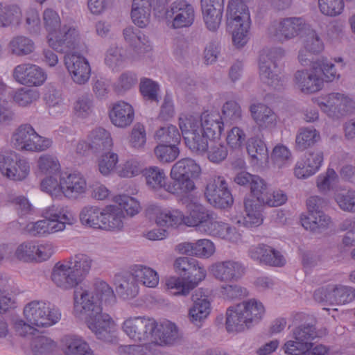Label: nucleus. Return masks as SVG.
I'll return each mask as SVG.
<instances>
[{
	"label": "nucleus",
	"instance_id": "nucleus-40",
	"mask_svg": "<svg viewBox=\"0 0 355 355\" xmlns=\"http://www.w3.org/2000/svg\"><path fill=\"white\" fill-rule=\"evenodd\" d=\"M201 173L200 166L191 158H183L172 166L171 175H180L182 177L198 178Z\"/></svg>",
	"mask_w": 355,
	"mask_h": 355
},
{
	"label": "nucleus",
	"instance_id": "nucleus-48",
	"mask_svg": "<svg viewBox=\"0 0 355 355\" xmlns=\"http://www.w3.org/2000/svg\"><path fill=\"white\" fill-rule=\"evenodd\" d=\"M91 148L95 150L107 149L112 146V140L110 133L103 128L98 127L92 130L88 135Z\"/></svg>",
	"mask_w": 355,
	"mask_h": 355
},
{
	"label": "nucleus",
	"instance_id": "nucleus-52",
	"mask_svg": "<svg viewBox=\"0 0 355 355\" xmlns=\"http://www.w3.org/2000/svg\"><path fill=\"white\" fill-rule=\"evenodd\" d=\"M245 216L243 218V225L247 227L259 226L263 223V216L253 200L248 199L244 202Z\"/></svg>",
	"mask_w": 355,
	"mask_h": 355
},
{
	"label": "nucleus",
	"instance_id": "nucleus-37",
	"mask_svg": "<svg viewBox=\"0 0 355 355\" xmlns=\"http://www.w3.org/2000/svg\"><path fill=\"white\" fill-rule=\"evenodd\" d=\"M173 182L165 187V191L179 196H186L196 189L194 180L196 178L182 177L180 175H171Z\"/></svg>",
	"mask_w": 355,
	"mask_h": 355
},
{
	"label": "nucleus",
	"instance_id": "nucleus-27",
	"mask_svg": "<svg viewBox=\"0 0 355 355\" xmlns=\"http://www.w3.org/2000/svg\"><path fill=\"white\" fill-rule=\"evenodd\" d=\"M211 211L200 204L191 205L188 215L184 216L182 223L189 227H196L203 232L209 220L212 218Z\"/></svg>",
	"mask_w": 355,
	"mask_h": 355
},
{
	"label": "nucleus",
	"instance_id": "nucleus-3",
	"mask_svg": "<svg viewBox=\"0 0 355 355\" xmlns=\"http://www.w3.org/2000/svg\"><path fill=\"white\" fill-rule=\"evenodd\" d=\"M179 126L189 149L198 155L205 153L209 147L210 137L201 127L197 116L189 115L180 118Z\"/></svg>",
	"mask_w": 355,
	"mask_h": 355
},
{
	"label": "nucleus",
	"instance_id": "nucleus-45",
	"mask_svg": "<svg viewBox=\"0 0 355 355\" xmlns=\"http://www.w3.org/2000/svg\"><path fill=\"white\" fill-rule=\"evenodd\" d=\"M144 175L147 186L152 190L159 191L161 189L165 190V187L168 186L164 171L157 166H150L146 168L144 171Z\"/></svg>",
	"mask_w": 355,
	"mask_h": 355
},
{
	"label": "nucleus",
	"instance_id": "nucleus-21",
	"mask_svg": "<svg viewBox=\"0 0 355 355\" xmlns=\"http://www.w3.org/2000/svg\"><path fill=\"white\" fill-rule=\"evenodd\" d=\"M249 111L259 130L274 128L277 123V115L267 105L254 103L250 105Z\"/></svg>",
	"mask_w": 355,
	"mask_h": 355
},
{
	"label": "nucleus",
	"instance_id": "nucleus-39",
	"mask_svg": "<svg viewBox=\"0 0 355 355\" xmlns=\"http://www.w3.org/2000/svg\"><path fill=\"white\" fill-rule=\"evenodd\" d=\"M103 209L98 206H85L79 214L80 221L85 226L100 229L102 216H103Z\"/></svg>",
	"mask_w": 355,
	"mask_h": 355
},
{
	"label": "nucleus",
	"instance_id": "nucleus-13",
	"mask_svg": "<svg viewBox=\"0 0 355 355\" xmlns=\"http://www.w3.org/2000/svg\"><path fill=\"white\" fill-rule=\"evenodd\" d=\"M308 26L300 17H288L273 22L268 28V33L277 40L284 42L303 34Z\"/></svg>",
	"mask_w": 355,
	"mask_h": 355
},
{
	"label": "nucleus",
	"instance_id": "nucleus-23",
	"mask_svg": "<svg viewBox=\"0 0 355 355\" xmlns=\"http://www.w3.org/2000/svg\"><path fill=\"white\" fill-rule=\"evenodd\" d=\"M284 352L288 355H327L329 351L327 346L313 343L303 342L292 338L283 346Z\"/></svg>",
	"mask_w": 355,
	"mask_h": 355
},
{
	"label": "nucleus",
	"instance_id": "nucleus-24",
	"mask_svg": "<svg viewBox=\"0 0 355 355\" xmlns=\"http://www.w3.org/2000/svg\"><path fill=\"white\" fill-rule=\"evenodd\" d=\"M294 80L297 87L304 93H314L320 90L324 83L322 77L313 69V63L309 71H296Z\"/></svg>",
	"mask_w": 355,
	"mask_h": 355
},
{
	"label": "nucleus",
	"instance_id": "nucleus-33",
	"mask_svg": "<svg viewBox=\"0 0 355 355\" xmlns=\"http://www.w3.org/2000/svg\"><path fill=\"white\" fill-rule=\"evenodd\" d=\"M34 355H67V349L59 347L54 341L46 336H38L32 343Z\"/></svg>",
	"mask_w": 355,
	"mask_h": 355
},
{
	"label": "nucleus",
	"instance_id": "nucleus-8",
	"mask_svg": "<svg viewBox=\"0 0 355 355\" xmlns=\"http://www.w3.org/2000/svg\"><path fill=\"white\" fill-rule=\"evenodd\" d=\"M121 328L125 335L135 342L153 343L157 322L148 317H130L123 321Z\"/></svg>",
	"mask_w": 355,
	"mask_h": 355
},
{
	"label": "nucleus",
	"instance_id": "nucleus-1",
	"mask_svg": "<svg viewBox=\"0 0 355 355\" xmlns=\"http://www.w3.org/2000/svg\"><path fill=\"white\" fill-rule=\"evenodd\" d=\"M73 313L78 317L85 315V322L96 337L111 343L115 338L116 323L107 313L103 312L101 304L89 296L87 289L77 288L73 293Z\"/></svg>",
	"mask_w": 355,
	"mask_h": 355
},
{
	"label": "nucleus",
	"instance_id": "nucleus-57",
	"mask_svg": "<svg viewBox=\"0 0 355 355\" xmlns=\"http://www.w3.org/2000/svg\"><path fill=\"white\" fill-rule=\"evenodd\" d=\"M137 83V77L135 73L130 71L122 73L114 83L113 88L118 94H123L131 89Z\"/></svg>",
	"mask_w": 355,
	"mask_h": 355
},
{
	"label": "nucleus",
	"instance_id": "nucleus-42",
	"mask_svg": "<svg viewBox=\"0 0 355 355\" xmlns=\"http://www.w3.org/2000/svg\"><path fill=\"white\" fill-rule=\"evenodd\" d=\"M246 148L254 164L262 165L268 162L269 155L267 147L261 139L254 138L249 139Z\"/></svg>",
	"mask_w": 355,
	"mask_h": 355
},
{
	"label": "nucleus",
	"instance_id": "nucleus-19",
	"mask_svg": "<svg viewBox=\"0 0 355 355\" xmlns=\"http://www.w3.org/2000/svg\"><path fill=\"white\" fill-rule=\"evenodd\" d=\"M245 267L242 263L227 260L217 262L211 267L213 276L220 282H234L239 280L245 273Z\"/></svg>",
	"mask_w": 355,
	"mask_h": 355
},
{
	"label": "nucleus",
	"instance_id": "nucleus-63",
	"mask_svg": "<svg viewBox=\"0 0 355 355\" xmlns=\"http://www.w3.org/2000/svg\"><path fill=\"white\" fill-rule=\"evenodd\" d=\"M206 153L210 162L218 164L226 159L228 150L222 142L211 141Z\"/></svg>",
	"mask_w": 355,
	"mask_h": 355
},
{
	"label": "nucleus",
	"instance_id": "nucleus-22",
	"mask_svg": "<svg viewBox=\"0 0 355 355\" xmlns=\"http://www.w3.org/2000/svg\"><path fill=\"white\" fill-rule=\"evenodd\" d=\"M182 335L179 332L175 324L165 321L158 324L153 332V343L154 345H171L180 343Z\"/></svg>",
	"mask_w": 355,
	"mask_h": 355
},
{
	"label": "nucleus",
	"instance_id": "nucleus-30",
	"mask_svg": "<svg viewBox=\"0 0 355 355\" xmlns=\"http://www.w3.org/2000/svg\"><path fill=\"white\" fill-rule=\"evenodd\" d=\"M66 187L67 180L62 172L49 175L41 182L42 190L49 193L53 199L65 197Z\"/></svg>",
	"mask_w": 355,
	"mask_h": 355
},
{
	"label": "nucleus",
	"instance_id": "nucleus-18",
	"mask_svg": "<svg viewBox=\"0 0 355 355\" xmlns=\"http://www.w3.org/2000/svg\"><path fill=\"white\" fill-rule=\"evenodd\" d=\"M146 216L160 227H177L182 223L184 214L178 209L168 210L157 205H149L145 211Z\"/></svg>",
	"mask_w": 355,
	"mask_h": 355
},
{
	"label": "nucleus",
	"instance_id": "nucleus-44",
	"mask_svg": "<svg viewBox=\"0 0 355 355\" xmlns=\"http://www.w3.org/2000/svg\"><path fill=\"white\" fill-rule=\"evenodd\" d=\"M89 296H94V300L100 304L101 302L112 305L116 301V297L110 285L103 280H97L94 284L92 293L88 291Z\"/></svg>",
	"mask_w": 355,
	"mask_h": 355
},
{
	"label": "nucleus",
	"instance_id": "nucleus-43",
	"mask_svg": "<svg viewBox=\"0 0 355 355\" xmlns=\"http://www.w3.org/2000/svg\"><path fill=\"white\" fill-rule=\"evenodd\" d=\"M320 139V133L315 128H300L295 137V148L299 151H304L313 146Z\"/></svg>",
	"mask_w": 355,
	"mask_h": 355
},
{
	"label": "nucleus",
	"instance_id": "nucleus-55",
	"mask_svg": "<svg viewBox=\"0 0 355 355\" xmlns=\"http://www.w3.org/2000/svg\"><path fill=\"white\" fill-rule=\"evenodd\" d=\"M221 116L224 123H237L242 118L240 105L234 101H227L223 106Z\"/></svg>",
	"mask_w": 355,
	"mask_h": 355
},
{
	"label": "nucleus",
	"instance_id": "nucleus-50",
	"mask_svg": "<svg viewBox=\"0 0 355 355\" xmlns=\"http://www.w3.org/2000/svg\"><path fill=\"white\" fill-rule=\"evenodd\" d=\"M313 69L317 71L324 79V81L331 82L339 78L335 65L325 58L317 59L312 62Z\"/></svg>",
	"mask_w": 355,
	"mask_h": 355
},
{
	"label": "nucleus",
	"instance_id": "nucleus-35",
	"mask_svg": "<svg viewBox=\"0 0 355 355\" xmlns=\"http://www.w3.org/2000/svg\"><path fill=\"white\" fill-rule=\"evenodd\" d=\"M331 218L323 211L311 213L301 217L302 225L307 230L315 233H320L329 227Z\"/></svg>",
	"mask_w": 355,
	"mask_h": 355
},
{
	"label": "nucleus",
	"instance_id": "nucleus-29",
	"mask_svg": "<svg viewBox=\"0 0 355 355\" xmlns=\"http://www.w3.org/2000/svg\"><path fill=\"white\" fill-rule=\"evenodd\" d=\"M245 0H230L227 10L228 26H237L244 23V26L250 23V12Z\"/></svg>",
	"mask_w": 355,
	"mask_h": 355
},
{
	"label": "nucleus",
	"instance_id": "nucleus-6",
	"mask_svg": "<svg viewBox=\"0 0 355 355\" xmlns=\"http://www.w3.org/2000/svg\"><path fill=\"white\" fill-rule=\"evenodd\" d=\"M43 21L48 33L49 45L58 52L63 53L64 62L67 64V28L61 25L60 17L57 12L47 8L43 13Z\"/></svg>",
	"mask_w": 355,
	"mask_h": 355
},
{
	"label": "nucleus",
	"instance_id": "nucleus-49",
	"mask_svg": "<svg viewBox=\"0 0 355 355\" xmlns=\"http://www.w3.org/2000/svg\"><path fill=\"white\" fill-rule=\"evenodd\" d=\"M301 38L303 49L310 53L318 54L324 49V44L320 36L315 30L310 28L309 26Z\"/></svg>",
	"mask_w": 355,
	"mask_h": 355
},
{
	"label": "nucleus",
	"instance_id": "nucleus-64",
	"mask_svg": "<svg viewBox=\"0 0 355 355\" xmlns=\"http://www.w3.org/2000/svg\"><path fill=\"white\" fill-rule=\"evenodd\" d=\"M318 8L322 14L336 17L343 12L344 3L343 0H318Z\"/></svg>",
	"mask_w": 355,
	"mask_h": 355
},
{
	"label": "nucleus",
	"instance_id": "nucleus-15",
	"mask_svg": "<svg viewBox=\"0 0 355 355\" xmlns=\"http://www.w3.org/2000/svg\"><path fill=\"white\" fill-rule=\"evenodd\" d=\"M206 274L205 268L200 266L196 260V267H192V270L189 271L184 280L179 277H172L166 280V285L168 289L177 290L174 295L185 296L205 278Z\"/></svg>",
	"mask_w": 355,
	"mask_h": 355
},
{
	"label": "nucleus",
	"instance_id": "nucleus-41",
	"mask_svg": "<svg viewBox=\"0 0 355 355\" xmlns=\"http://www.w3.org/2000/svg\"><path fill=\"white\" fill-rule=\"evenodd\" d=\"M22 12L17 4L0 3V26L6 27L19 24L21 20Z\"/></svg>",
	"mask_w": 355,
	"mask_h": 355
},
{
	"label": "nucleus",
	"instance_id": "nucleus-62",
	"mask_svg": "<svg viewBox=\"0 0 355 355\" xmlns=\"http://www.w3.org/2000/svg\"><path fill=\"white\" fill-rule=\"evenodd\" d=\"M202 14L205 23L207 28L215 31L219 27L223 9L214 8H202Z\"/></svg>",
	"mask_w": 355,
	"mask_h": 355
},
{
	"label": "nucleus",
	"instance_id": "nucleus-25",
	"mask_svg": "<svg viewBox=\"0 0 355 355\" xmlns=\"http://www.w3.org/2000/svg\"><path fill=\"white\" fill-rule=\"evenodd\" d=\"M191 299L193 304L189 310L188 318L192 324L199 327L210 313V302L201 291H196Z\"/></svg>",
	"mask_w": 355,
	"mask_h": 355
},
{
	"label": "nucleus",
	"instance_id": "nucleus-56",
	"mask_svg": "<svg viewBox=\"0 0 355 355\" xmlns=\"http://www.w3.org/2000/svg\"><path fill=\"white\" fill-rule=\"evenodd\" d=\"M10 48L12 53L17 55H24L32 53L34 50V42L28 37L17 36L10 42Z\"/></svg>",
	"mask_w": 355,
	"mask_h": 355
},
{
	"label": "nucleus",
	"instance_id": "nucleus-4",
	"mask_svg": "<svg viewBox=\"0 0 355 355\" xmlns=\"http://www.w3.org/2000/svg\"><path fill=\"white\" fill-rule=\"evenodd\" d=\"M23 315L28 323L38 328L51 327L61 318L58 309L53 307L50 303L42 300H33L26 304Z\"/></svg>",
	"mask_w": 355,
	"mask_h": 355
},
{
	"label": "nucleus",
	"instance_id": "nucleus-58",
	"mask_svg": "<svg viewBox=\"0 0 355 355\" xmlns=\"http://www.w3.org/2000/svg\"><path fill=\"white\" fill-rule=\"evenodd\" d=\"M12 98L18 105L26 107L40 98V93L37 90L20 88L14 92Z\"/></svg>",
	"mask_w": 355,
	"mask_h": 355
},
{
	"label": "nucleus",
	"instance_id": "nucleus-28",
	"mask_svg": "<svg viewBox=\"0 0 355 355\" xmlns=\"http://www.w3.org/2000/svg\"><path fill=\"white\" fill-rule=\"evenodd\" d=\"M320 105L328 109L325 110L326 112L329 111L340 115L346 114L354 107V102L348 96L340 93L329 94Z\"/></svg>",
	"mask_w": 355,
	"mask_h": 355
},
{
	"label": "nucleus",
	"instance_id": "nucleus-5",
	"mask_svg": "<svg viewBox=\"0 0 355 355\" xmlns=\"http://www.w3.org/2000/svg\"><path fill=\"white\" fill-rule=\"evenodd\" d=\"M46 219L31 223L26 231L32 236H44L62 231L67 223V211L64 207L52 205L45 211Z\"/></svg>",
	"mask_w": 355,
	"mask_h": 355
},
{
	"label": "nucleus",
	"instance_id": "nucleus-14",
	"mask_svg": "<svg viewBox=\"0 0 355 355\" xmlns=\"http://www.w3.org/2000/svg\"><path fill=\"white\" fill-rule=\"evenodd\" d=\"M93 260L85 254H77L71 257L68 261V287L85 289L81 284L89 274Z\"/></svg>",
	"mask_w": 355,
	"mask_h": 355
},
{
	"label": "nucleus",
	"instance_id": "nucleus-12",
	"mask_svg": "<svg viewBox=\"0 0 355 355\" xmlns=\"http://www.w3.org/2000/svg\"><path fill=\"white\" fill-rule=\"evenodd\" d=\"M205 196L207 202L218 209L230 207L234 202L228 184L222 176L210 180L207 184Z\"/></svg>",
	"mask_w": 355,
	"mask_h": 355
},
{
	"label": "nucleus",
	"instance_id": "nucleus-54",
	"mask_svg": "<svg viewBox=\"0 0 355 355\" xmlns=\"http://www.w3.org/2000/svg\"><path fill=\"white\" fill-rule=\"evenodd\" d=\"M156 158L162 163H171L176 159L180 150L175 144H159L154 149Z\"/></svg>",
	"mask_w": 355,
	"mask_h": 355
},
{
	"label": "nucleus",
	"instance_id": "nucleus-47",
	"mask_svg": "<svg viewBox=\"0 0 355 355\" xmlns=\"http://www.w3.org/2000/svg\"><path fill=\"white\" fill-rule=\"evenodd\" d=\"M87 190V182L79 172L68 175V200H77L82 197Z\"/></svg>",
	"mask_w": 355,
	"mask_h": 355
},
{
	"label": "nucleus",
	"instance_id": "nucleus-11",
	"mask_svg": "<svg viewBox=\"0 0 355 355\" xmlns=\"http://www.w3.org/2000/svg\"><path fill=\"white\" fill-rule=\"evenodd\" d=\"M316 302L329 305L345 304L355 299V288L341 284H329L315 291Z\"/></svg>",
	"mask_w": 355,
	"mask_h": 355
},
{
	"label": "nucleus",
	"instance_id": "nucleus-2",
	"mask_svg": "<svg viewBox=\"0 0 355 355\" xmlns=\"http://www.w3.org/2000/svg\"><path fill=\"white\" fill-rule=\"evenodd\" d=\"M265 312L263 304L255 299L230 306L226 311L225 327L228 332H241L257 323Z\"/></svg>",
	"mask_w": 355,
	"mask_h": 355
},
{
	"label": "nucleus",
	"instance_id": "nucleus-7",
	"mask_svg": "<svg viewBox=\"0 0 355 355\" xmlns=\"http://www.w3.org/2000/svg\"><path fill=\"white\" fill-rule=\"evenodd\" d=\"M11 142L15 148L28 151H43L52 144L49 139L39 135L29 124L19 126L12 135Z\"/></svg>",
	"mask_w": 355,
	"mask_h": 355
},
{
	"label": "nucleus",
	"instance_id": "nucleus-36",
	"mask_svg": "<svg viewBox=\"0 0 355 355\" xmlns=\"http://www.w3.org/2000/svg\"><path fill=\"white\" fill-rule=\"evenodd\" d=\"M125 40L139 53H143L151 49L148 37L140 31L132 26H128L123 30Z\"/></svg>",
	"mask_w": 355,
	"mask_h": 355
},
{
	"label": "nucleus",
	"instance_id": "nucleus-51",
	"mask_svg": "<svg viewBox=\"0 0 355 355\" xmlns=\"http://www.w3.org/2000/svg\"><path fill=\"white\" fill-rule=\"evenodd\" d=\"M94 103L92 96L83 94L79 96L73 104V112L80 118H86L93 112Z\"/></svg>",
	"mask_w": 355,
	"mask_h": 355
},
{
	"label": "nucleus",
	"instance_id": "nucleus-26",
	"mask_svg": "<svg viewBox=\"0 0 355 355\" xmlns=\"http://www.w3.org/2000/svg\"><path fill=\"white\" fill-rule=\"evenodd\" d=\"M109 116L113 125L118 128H125L130 126L133 122L135 111L130 103L120 101L113 104Z\"/></svg>",
	"mask_w": 355,
	"mask_h": 355
},
{
	"label": "nucleus",
	"instance_id": "nucleus-16",
	"mask_svg": "<svg viewBox=\"0 0 355 355\" xmlns=\"http://www.w3.org/2000/svg\"><path fill=\"white\" fill-rule=\"evenodd\" d=\"M13 77L21 85L39 87L46 82L47 74L42 68L37 64L24 63L15 67L13 71Z\"/></svg>",
	"mask_w": 355,
	"mask_h": 355
},
{
	"label": "nucleus",
	"instance_id": "nucleus-53",
	"mask_svg": "<svg viewBox=\"0 0 355 355\" xmlns=\"http://www.w3.org/2000/svg\"><path fill=\"white\" fill-rule=\"evenodd\" d=\"M155 139L162 143V144H175V143L180 141L181 135L176 126L167 125L161 127L155 132Z\"/></svg>",
	"mask_w": 355,
	"mask_h": 355
},
{
	"label": "nucleus",
	"instance_id": "nucleus-34",
	"mask_svg": "<svg viewBox=\"0 0 355 355\" xmlns=\"http://www.w3.org/2000/svg\"><path fill=\"white\" fill-rule=\"evenodd\" d=\"M115 285L116 292L125 299L135 297L139 291L137 282L132 272L116 275Z\"/></svg>",
	"mask_w": 355,
	"mask_h": 355
},
{
	"label": "nucleus",
	"instance_id": "nucleus-17",
	"mask_svg": "<svg viewBox=\"0 0 355 355\" xmlns=\"http://www.w3.org/2000/svg\"><path fill=\"white\" fill-rule=\"evenodd\" d=\"M53 254L51 244H35L33 242L21 244L15 251V257L24 261L42 262L49 259Z\"/></svg>",
	"mask_w": 355,
	"mask_h": 355
},
{
	"label": "nucleus",
	"instance_id": "nucleus-59",
	"mask_svg": "<svg viewBox=\"0 0 355 355\" xmlns=\"http://www.w3.org/2000/svg\"><path fill=\"white\" fill-rule=\"evenodd\" d=\"M334 199L341 210L355 213L354 191L337 192L334 194Z\"/></svg>",
	"mask_w": 355,
	"mask_h": 355
},
{
	"label": "nucleus",
	"instance_id": "nucleus-32",
	"mask_svg": "<svg viewBox=\"0 0 355 355\" xmlns=\"http://www.w3.org/2000/svg\"><path fill=\"white\" fill-rule=\"evenodd\" d=\"M101 230H120L123 227L124 214L121 208L116 206L107 207L103 209Z\"/></svg>",
	"mask_w": 355,
	"mask_h": 355
},
{
	"label": "nucleus",
	"instance_id": "nucleus-60",
	"mask_svg": "<svg viewBox=\"0 0 355 355\" xmlns=\"http://www.w3.org/2000/svg\"><path fill=\"white\" fill-rule=\"evenodd\" d=\"M68 355H94L88 344L77 336L68 338Z\"/></svg>",
	"mask_w": 355,
	"mask_h": 355
},
{
	"label": "nucleus",
	"instance_id": "nucleus-9",
	"mask_svg": "<svg viewBox=\"0 0 355 355\" xmlns=\"http://www.w3.org/2000/svg\"><path fill=\"white\" fill-rule=\"evenodd\" d=\"M31 167L28 162L14 151L0 153V172L8 179L21 182L29 175Z\"/></svg>",
	"mask_w": 355,
	"mask_h": 355
},
{
	"label": "nucleus",
	"instance_id": "nucleus-61",
	"mask_svg": "<svg viewBox=\"0 0 355 355\" xmlns=\"http://www.w3.org/2000/svg\"><path fill=\"white\" fill-rule=\"evenodd\" d=\"M37 166L40 172L45 175H50L61 172L58 159L50 155L40 156L37 161Z\"/></svg>",
	"mask_w": 355,
	"mask_h": 355
},
{
	"label": "nucleus",
	"instance_id": "nucleus-20",
	"mask_svg": "<svg viewBox=\"0 0 355 355\" xmlns=\"http://www.w3.org/2000/svg\"><path fill=\"white\" fill-rule=\"evenodd\" d=\"M68 73L73 83L79 85L86 84L91 76V67L88 60L80 53H71L68 56Z\"/></svg>",
	"mask_w": 355,
	"mask_h": 355
},
{
	"label": "nucleus",
	"instance_id": "nucleus-46",
	"mask_svg": "<svg viewBox=\"0 0 355 355\" xmlns=\"http://www.w3.org/2000/svg\"><path fill=\"white\" fill-rule=\"evenodd\" d=\"M132 272L137 283L150 288H154L158 284L159 277L157 272L149 267L136 265L132 268Z\"/></svg>",
	"mask_w": 355,
	"mask_h": 355
},
{
	"label": "nucleus",
	"instance_id": "nucleus-38",
	"mask_svg": "<svg viewBox=\"0 0 355 355\" xmlns=\"http://www.w3.org/2000/svg\"><path fill=\"white\" fill-rule=\"evenodd\" d=\"M266 57H259V76L261 80L275 89H277L282 85L281 78L272 70V67L275 68L276 64L267 62Z\"/></svg>",
	"mask_w": 355,
	"mask_h": 355
},
{
	"label": "nucleus",
	"instance_id": "nucleus-10",
	"mask_svg": "<svg viewBox=\"0 0 355 355\" xmlns=\"http://www.w3.org/2000/svg\"><path fill=\"white\" fill-rule=\"evenodd\" d=\"M164 17L173 29L190 27L195 21L193 6L186 0H176L166 8Z\"/></svg>",
	"mask_w": 355,
	"mask_h": 355
},
{
	"label": "nucleus",
	"instance_id": "nucleus-31",
	"mask_svg": "<svg viewBox=\"0 0 355 355\" xmlns=\"http://www.w3.org/2000/svg\"><path fill=\"white\" fill-rule=\"evenodd\" d=\"M197 119L201 123V127L210 137H219L224 130V121L221 115L217 112H205Z\"/></svg>",
	"mask_w": 355,
	"mask_h": 355
}]
</instances>
